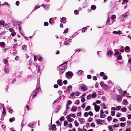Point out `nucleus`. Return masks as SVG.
Masks as SVG:
<instances>
[{
    "label": "nucleus",
    "instance_id": "603ef678",
    "mask_svg": "<svg viewBox=\"0 0 131 131\" xmlns=\"http://www.w3.org/2000/svg\"><path fill=\"white\" fill-rule=\"evenodd\" d=\"M74 123L75 126H78V123L76 121H75L74 122Z\"/></svg>",
    "mask_w": 131,
    "mask_h": 131
},
{
    "label": "nucleus",
    "instance_id": "39448f33",
    "mask_svg": "<svg viewBox=\"0 0 131 131\" xmlns=\"http://www.w3.org/2000/svg\"><path fill=\"white\" fill-rule=\"evenodd\" d=\"M104 120L103 121L100 119H98L96 121V122L97 124H102L104 122Z\"/></svg>",
    "mask_w": 131,
    "mask_h": 131
},
{
    "label": "nucleus",
    "instance_id": "f03ea898",
    "mask_svg": "<svg viewBox=\"0 0 131 131\" xmlns=\"http://www.w3.org/2000/svg\"><path fill=\"white\" fill-rule=\"evenodd\" d=\"M129 13L128 11L122 15L121 18V20L122 21H123L124 19L129 15Z\"/></svg>",
    "mask_w": 131,
    "mask_h": 131
},
{
    "label": "nucleus",
    "instance_id": "393cba45",
    "mask_svg": "<svg viewBox=\"0 0 131 131\" xmlns=\"http://www.w3.org/2000/svg\"><path fill=\"white\" fill-rule=\"evenodd\" d=\"M121 111L123 112H125L126 111V109L124 107H123L121 108Z\"/></svg>",
    "mask_w": 131,
    "mask_h": 131
},
{
    "label": "nucleus",
    "instance_id": "5fc2aeb1",
    "mask_svg": "<svg viewBox=\"0 0 131 131\" xmlns=\"http://www.w3.org/2000/svg\"><path fill=\"white\" fill-rule=\"evenodd\" d=\"M125 125V124L124 123H122L120 124V126L121 127H124Z\"/></svg>",
    "mask_w": 131,
    "mask_h": 131
},
{
    "label": "nucleus",
    "instance_id": "6e6d98bb",
    "mask_svg": "<svg viewBox=\"0 0 131 131\" xmlns=\"http://www.w3.org/2000/svg\"><path fill=\"white\" fill-rule=\"evenodd\" d=\"M130 49L129 47L128 46H126V47L125 50H129Z\"/></svg>",
    "mask_w": 131,
    "mask_h": 131
},
{
    "label": "nucleus",
    "instance_id": "864d4df0",
    "mask_svg": "<svg viewBox=\"0 0 131 131\" xmlns=\"http://www.w3.org/2000/svg\"><path fill=\"white\" fill-rule=\"evenodd\" d=\"M112 119V117L110 116H108L107 118V119L108 121H110Z\"/></svg>",
    "mask_w": 131,
    "mask_h": 131
},
{
    "label": "nucleus",
    "instance_id": "f3484780",
    "mask_svg": "<svg viewBox=\"0 0 131 131\" xmlns=\"http://www.w3.org/2000/svg\"><path fill=\"white\" fill-rule=\"evenodd\" d=\"M113 53V52L110 50H109L107 52V54L108 55L110 56Z\"/></svg>",
    "mask_w": 131,
    "mask_h": 131
},
{
    "label": "nucleus",
    "instance_id": "2f4dec72",
    "mask_svg": "<svg viewBox=\"0 0 131 131\" xmlns=\"http://www.w3.org/2000/svg\"><path fill=\"white\" fill-rule=\"evenodd\" d=\"M105 115L103 114L100 113V117L101 118H104L105 117Z\"/></svg>",
    "mask_w": 131,
    "mask_h": 131
},
{
    "label": "nucleus",
    "instance_id": "bb28decb",
    "mask_svg": "<svg viewBox=\"0 0 131 131\" xmlns=\"http://www.w3.org/2000/svg\"><path fill=\"white\" fill-rule=\"evenodd\" d=\"M119 119L120 121H124L126 120L125 118L124 117L120 118Z\"/></svg>",
    "mask_w": 131,
    "mask_h": 131
},
{
    "label": "nucleus",
    "instance_id": "680f3d73",
    "mask_svg": "<svg viewBox=\"0 0 131 131\" xmlns=\"http://www.w3.org/2000/svg\"><path fill=\"white\" fill-rule=\"evenodd\" d=\"M19 2L18 1H17L16 2V5L17 6H18L19 5Z\"/></svg>",
    "mask_w": 131,
    "mask_h": 131
},
{
    "label": "nucleus",
    "instance_id": "a878e982",
    "mask_svg": "<svg viewBox=\"0 0 131 131\" xmlns=\"http://www.w3.org/2000/svg\"><path fill=\"white\" fill-rule=\"evenodd\" d=\"M82 72V71L81 70H79L77 72V75H80Z\"/></svg>",
    "mask_w": 131,
    "mask_h": 131
},
{
    "label": "nucleus",
    "instance_id": "2eb2a0df",
    "mask_svg": "<svg viewBox=\"0 0 131 131\" xmlns=\"http://www.w3.org/2000/svg\"><path fill=\"white\" fill-rule=\"evenodd\" d=\"M66 18L64 17H62L60 21L63 23H64L66 22Z\"/></svg>",
    "mask_w": 131,
    "mask_h": 131
},
{
    "label": "nucleus",
    "instance_id": "a19ab883",
    "mask_svg": "<svg viewBox=\"0 0 131 131\" xmlns=\"http://www.w3.org/2000/svg\"><path fill=\"white\" fill-rule=\"evenodd\" d=\"M116 18V16L115 15H113L111 16V19H114Z\"/></svg>",
    "mask_w": 131,
    "mask_h": 131
},
{
    "label": "nucleus",
    "instance_id": "0eeeda50",
    "mask_svg": "<svg viewBox=\"0 0 131 131\" xmlns=\"http://www.w3.org/2000/svg\"><path fill=\"white\" fill-rule=\"evenodd\" d=\"M113 33L114 34H117L119 35H121L122 34V32L120 30H118L117 31H114L113 32Z\"/></svg>",
    "mask_w": 131,
    "mask_h": 131
},
{
    "label": "nucleus",
    "instance_id": "e2e57ef3",
    "mask_svg": "<svg viewBox=\"0 0 131 131\" xmlns=\"http://www.w3.org/2000/svg\"><path fill=\"white\" fill-rule=\"evenodd\" d=\"M77 116H81V112L78 113L77 114Z\"/></svg>",
    "mask_w": 131,
    "mask_h": 131
},
{
    "label": "nucleus",
    "instance_id": "338daca9",
    "mask_svg": "<svg viewBox=\"0 0 131 131\" xmlns=\"http://www.w3.org/2000/svg\"><path fill=\"white\" fill-rule=\"evenodd\" d=\"M126 131H131V127L127 128L126 130Z\"/></svg>",
    "mask_w": 131,
    "mask_h": 131
},
{
    "label": "nucleus",
    "instance_id": "ea45409f",
    "mask_svg": "<svg viewBox=\"0 0 131 131\" xmlns=\"http://www.w3.org/2000/svg\"><path fill=\"white\" fill-rule=\"evenodd\" d=\"M121 115V114L119 113H117L116 114V116L117 117H120Z\"/></svg>",
    "mask_w": 131,
    "mask_h": 131
},
{
    "label": "nucleus",
    "instance_id": "20e7f679",
    "mask_svg": "<svg viewBox=\"0 0 131 131\" xmlns=\"http://www.w3.org/2000/svg\"><path fill=\"white\" fill-rule=\"evenodd\" d=\"M81 89L83 91H84L87 90L86 86L84 84H82L81 85Z\"/></svg>",
    "mask_w": 131,
    "mask_h": 131
},
{
    "label": "nucleus",
    "instance_id": "f257e3e1",
    "mask_svg": "<svg viewBox=\"0 0 131 131\" xmlns=\"http://www.w3.org/2000/svg\"><path fill=\"white\" fill-rule=\"evenodd\" d=\"M67 61L65 62L62 64L60 65L58 67L59 74L60 75H62L66 70L67 68Z\"/></svg>",
    "mask_w": 131,
    "mask_h": 131
},
{
    "label": "nucleus",
    "instance_id": "c85d7f7f",
    "mask_svg": "<svg viewBox=\"0 0 131 131\" xmlns=\"http://www.w3.org/2000/svg\"><path fill=\"white\" fill-rule=\"evenodd\" d=\"M34 125L33 124H32L31 123H29L28 125V126L29 127H31V128H34Z\"/></svg>",
    "mask_w": 131,
    "mask_h": 131
},
{
    "label": "nucleus",
    "instance_id": "412c9836",
    "mask_svg": "<svg viewBox=\"0 0 131 131\" xmlns=\"http://www.w3.org/2000/svg\"><path fill=\"white\" fill-rule=\"evenodd\" d=\"M15 118L14 117H12V118H10L9 119V121L10 122H13L14 121H15Z\"/></svg>",
    "mask_w": 131,
    "mask_h": 131
},
{
    "label": "nucleus",
    "instance_id": "052dcab7",
    "mask_svg": "<svg viewBox=\"0 0 131 131\" xmlns=\"http://www.w3.org/2000/svg\"><path fill=\"white\" fill-rule=\"evenodd\" d=\"M64 117L63 116H62L61 117V118L60 119V121H63L64 120Z\"/></svg>",
    "mask_w": 131,
    "mask_h": 131
},
{
    "label": "nucleus",
    "instance_id": "4be33fe9",
    "mask_svg": "<svg viewBox=\"0 0 131 131\" xmlns=\"http://www.w3.org/2000/svg\"><path fill=\"white\" fill-rule=\"evenodd\" d=\"M56 125L54 124H53L52 125V130H56Z\"/></svg>",
    "mask_w": 131,
    "mask_h": 131
},
{
    "label": "nucleus",
    "instance_id": "6e6552de",
    "mask_svg": "<svg viewBox=\"0 0 131 131\" xmlns=\"http://www.w3.org/2000/svg\"><path fill=\"white\" fill-rule=\"evenodd\" d=\"M71 42V40L70 39H68L66 41H65L64 43V45H66L70 44V43Z\"/></svg>",
    "mask_w": 131,
    "mask_h": 131
},
{
    "label": "nucleus",
    "instance_id": "ddd939ff",
    "mask_svg": "<svg viewBox=\"0 0 131 131\" xmlns=\"http://www.w3.org/2000/svg\"><path fill=\"white\" fill-rule=\"evenodd\" d=\"M77 107L76 106H72L71 109V111L73 112H75L77 110Z\"/></svg>",
    "mask_w": 131,
    "mask_h": 131
},
{
    "label": "nucleus",
    "instance_id": "8fccbe9b",
    "mask_svg": "<svg viewBox=\"0 0 131 131\" xmlns=\"http://www.w3.org/2000/svg\"><path fill=\"white\" fill-rule=\"evenodd\" d=\"M88 114L91 116H92L93 115L92 112L91 111H90L89 112Z\"/></svg>",
    "mask_w": 131,
    "mask_h": 131
},
{
    "label": "nucleus",
    "instance_id": "1a4fd4ad",
    "mask_svg": "<svg viewBox=\"0 0 131 131\" xmlns=\"http://www.w3.org/2000/svg\"><path fill=\"white\" fill-rule=\"evenodd\" d=\"M116 97L117 100L118 102H120L122 100V98L119 95H117Z\"/></svg>",
    "mask_w": 131,
    "mask_h": 131
},
{
    "label": "nucleus",
    "instance_id": "37998d69",
    "mask_svg": "<svg viewBox=\"0 0 131 131\" xmlns=\"http://www.w3.org/2000/svg\"><path fill=\"white\" fill-rule=\"evenodd\" d=\"M68 124V122L67 121H65L64 122V125L66 126Z\"/></svg>",
    "mask_w": 131,
    "mask_h": 131
},
{
    "label": "nucleus",
    "instance_id": "c9c22d12",
    "mask_svg": "<svg viewBox=\"0 0 131 131\" xmlns=\"http://www.w3.org/2000/svg\"><path fill=\"white\" fill-rule=\"evenodd\" d=\"M101 105L103 106V107H102V108L103 109L106 108V107L105 106V105L104 103H101Z\"/></svg>",
    "mask_w": 131,
    "mask_h": 131
},
{
    "label": "nucleus",
    "instance_id": "58836bf2",
    "mask_svg": "<svg viewBox=\"0 0 131 131\" xmlns=\"http://www.w3.org/2000/svg\"><path fill=\"white\" fill-rule=\"evenodd\" d=\"M5 45V43L4 42H0V45L2 46H4Z\"/></svg>",
    "mask_w": 131,
    "mask_h": 131
},
{
    "label": "nucleus",
    "instance_id": "f8f14e48",
    "mask_svg": "<svg viewBox=\"0 0 131 131\" xmlns=\"http://www.w3.org/2000/svg\"><path fill=\"white\" fill-rule=\"evenodd\" d=\"M96 93L93 92L92 93L91 96L92 98H95L96 97Z\"/></svg>",
    "mask_w": 131,
    "mask_h": 131
},
{
    "label": "nucleus",
    "instance_id": "3c124183",
    "mask_svg": "<svg viewBox=\"0 0 131 131\" xmlns=\"http://www.w3.org/2000/svg\"><path fill=\"white\" fill-rule=\"evenodd\" d=\"M104 73L103 72H101L100 73V76L102 77L104 75Z\"/></svg>",
    "mask_w": 131,
    "mask_h": 131
},
{
    "label": "nucleus",
    "instance_id": "bf43d9fd",
    "mask_svg": "<svg viewBox=\"0 0 131 131\" xmlns=\"http://www.w3.org/2000/svg\"><path fill=\"white\" fill-rule=\"evenodd\" d=\"M48 25V22H45L44 23V25L45 26H47Z\"/></svg>",
    "mask_w": 131,
    "mask_h": 131
},
{
    "label": "nucleus",
    "instance_id": "0e129e2a",
    "mask_svg": "<svg viewBox=\"0 0 131 131\" xmlns=\"http://www.w3.org/2000/svg\"><path fill=\"white\" fill-rule=\"evenodd\" d=\"M91 126L92 127H94L95 126L94 123H91Z\"/></svg>",
    "mask_w": 131,
    "mask_h": 131
},
{
    "label": "nucleus",
    "instance_id": "9b49d317",
    "mask_svg": "<svg viewBox=\"0 0 131 131\" xmlns=\"http://www.w3.org/2000/svg\"><path fill=\"white\" fill-rule=\"evenodd\" d=\"M94 108L95 111L97 112L99 111L100 109V107L97 106H95Z\"/></svg>",
    "mask_w": 131,
    "mask_h": 131
},
{
    "label": "nucleus",
    "instance_id": "c03bdc74",
    "mask_svg": "<svg viewBox=\"0 0 131 131\" xmlns=\"http://www.w3.org/2000/svg\"><path fill=\"white\" fill-rule=\"evenodd\" d=\"M89 115L88 113L87 112H85L84 114V116L85 117H87Z\"/></svg>",
    "mask_w": 131,
    "mask_h": 131
},
{
    "label": "nucleus",
    "instance_id": "aec40b11",
    "mask_svg": "<svg viewBox=\"0 0 131 131\" xmlns=\"http://www.w3.org/2000/svg\"><path fill=\"white\" fill-rule=\"evenodd\" d=\"M96 6L94 5H92L91 6V8L93 10H94L96 8Z\"/></svg>",
    "mask_w": 131,
    "mask_h": 131
},
{
    "label": "nucleus",
    "instance_id": "cd10ccee",
    "mask_svg": "<svg viewBox=\"0 0 131 131\" xmlns=\"http://www.w3.org/2000/svg\"><path fill=\"white\" fill-rule=\"evenodd\" d=\"M108 127L109 130L111 131H112L113 130V129H112V126H108Z\"/></svg>",
    "mask_w": 131,
    "mask_h": 131
},
{
    "label": "nucleus",
    "instance_id": "473e14b6",
    "mask_svg": "<svg viewBox=\"0 0 131 131\" xmlns=\"http://www.w3.org/2000/svg\"><path fill=\"white\" fill-rule=\"evenodd\" d=\"M110 17H108V19L106 21V25H108L109 24V22L110 21Z\"/></svg>",
    "mask_w": 131,
    "mask_h": 131
},
{
    "label": "nucleus",
    "instance_id": "423d86ee",
    "mask_svg": "<svg viewBox=\"0 0 131 131\" xmlns=\"http://www.w3.org/2000/svg\"><path fill=\"white\" fill-rule=\"evenodd\" d=\"M4 70L5 73H8L9 70L8 67L6 66H5L4 68Z\"/></svg>",
    "mask_w": 131,
    "mask_h": 131
},
{
    "label": "nucleus",
    "instance_id": "09e8293b",
    "mask_svg": "<svg viewBox=\"0 0 131 131\" xmlns=\"http://www.w3.org/2000/svg\"><path fill=\"white\" fill-rule=\"evenodd\" d=\"M102 100L104 101H106V98L105 96H102Z\"/></svg>",
    "mask_w": 131,
    "mask_h": 131
},
{
    "label": "nucleus",
    "instance_id": "7c9ffc66",
    "mask_svg": "<svg viewBox=\"0 0 131 131\" xmlns=\"http://www.w3.org/2000/svg\"><path fill=\"white\" fill-rule=\"evenodd\" d=\"M117 60H121L122 59V57L121 55H119L117 58Z\"/></svg>",
    "mask_w": 131,
    "mask_h": 131
},
{
    "label": "nucleus",
    "instance_id": "b1692460",
    "mask_svg": "<svg viewBox=\"0 0 131 131\" xmlns=\"http://www.w3.org/2000/svg\"><path fill=\"white\" fill-rule=\"evenodd\" d=\"M75 93L74 92H72L70 94L69 97L73 98V97Z\"/></svg>",
    "mask_w": 131,
    "mask_h": 131
},
{
    "label": "nucleus",
    "instance_id": "4d7b16f0",
    "mask_svg": "<svg viewBox=\"0 0 131 131\" xmlns=\"http://www.w3.org/2000/svg\"><path fill=\"white\" fill-rule=\"evenodd\" d=\"M4 23V22L3 20L0 21V24L1 25H3Z\"/></svg>",
    "mask_w": 131,
    "mask_h": 131
},
{
    "label": "nucleus",
    "instance_id": "69168bd1",
    "mask_svg": "<svg viewBox=\"0 0 131 131\" xmlns=\"http://www.w3.org/2000/svg\"><path fill=\"white\" fill-rule=\"evenodd\" d=\"M107 78V77L106 75H104L103 77V79L105 80H106Z\"/></svg>",
    "mask_w": 131,
    "mask_h": 131
},
{
    "label": "nucleus",
    "instance_id": "4468645a",
    "mask_svg": "<svg viewBox=\"0 0 131 131\" xmlns=\"http://www.w3.org/2000/svg\"><path fill=\"white\" fill-rule=\"evenodd\" d=\"M123 104L125 105H127L128 104V102L126 99H124L123 101Z\"/></svg>",
    "mask_w": 131,
    "mask_h": 131
},
{
    "label": "nucleus",
    "instance_id": "a211bd4d",
    "mask_svg": "<svg viewBox=\"0 0 131 131\" xmlns=\"http://www.w3.org/2000/svg\"><path fill=\"white\" fill-rule=\"evenodd\" d=\"M72 87L71 85H70L68 87V91L70 92L72 90Z\"/></svg>",
    "mask_w": 131,
    "mask_h": 131
},
{
    "label": "nucleus",
    "instance_id": "72a5a7b5",
    "mask_svg": "<svg viewBox=\"0 0 131 131\" xmlns=\"http://www.w3.org/2000/svg\"><path fill=\"white\" fill-rule=\"evenodd\" d=\"M67 120L69 122H71L73 121V119L72 118H70L68 119Z\"/></svg>",
    "mask_w": 131,
    "mask_h": 131
},
{
    "label": "nucleus",
    "instance_id": "5701e85b",
    "mask_svg": "<svg viewBox=\"0 0 131 131\" xmlns=\"http://www.w3.org/2000/svg\"><path fill=\"white\" fill-rule=\"evenodd\" d=\"M40 87V83L38 82L36 87V89L37 90H39V88Z\"/></svg>",
    "mask_w": 131,
    "mask_h": 131
},
{
    "label": "nucleus",
    "instance_id": "f704fd0d",
    "mask_svg": "<svg viewBox=\"0 0 131 131\" xmlns=\"http://www.w3.org/2000/svg\"><path fill=\"white\" fill-rule=\"evenodd\" d=\"M72 104L71 101L70 100H68L67 101V105H69Z\"/></svg>",
    "mask_w": 131,
    "mask_h": 131
},
{
    "label": "nucleus",
    "instance_id": "49530a36",
    "mask_svg": "<svg viewBox=\"0 0 131 131\" xmlns=\"http://www.w3.org/2000/svg\"><path fill=\"white\" fill-rule=\"evenodd\" d=\"M115 113L114 111H111V114L112 116H114L115 115Z\"/></svg>",
    "mask_w": 131,
    "mask_h": 131
},
{
    "label": "nucleus",
    "instance_id": "13d9d810",
    "mask_svg": "<svg viewBox=\"0 0 131 131\" xmlns=\"http://www.w3.org/2000/svg\"><path fill=\"white\" fill-rule=\"evenodd\" d=\"M85 98L84 97H82L81 99V101L82 102H84L85 101Z\"/></svg>",
    "mask_w": 131,
    "mask_h": 131
},
{
    "label": "nucleus",
    "instance_id": "c756f323",
    "mask_svg": "<svg viewBox=\"0 0 131 131\" xmlns=\"http://www.w3.org/2000/svg\"><path fill=\"white\" fill-rule=\"evenodd\" d=\"M121 107L120 106H118L116 107V110L117 111L119 110L121 108Z\"/></svg>",
    "mask_w": 131,
    "mask_h": 131
},
{
    "label": "nucleus",
    "instance_id": "6ab92c4d",
    "mask_svg": "<svg viewBox=\"0 0 131 131\" xmlns=\"http://www.w3.org/2000/svg\"><path fill=\"white\" fill-rule=\"evenodd\" d=\"M9 25H10L9 24H5L3 25V27L5 28H8Z\"/></svg>",
    "mask_w": 131,
    "mask_h": 131
},
{
    "label": "nucleus",
    "instance_id": "dca6fc26",
    "mask_svg": "<svg viewBox=\"0 0 131 131\" xmlns=\"http://www.w3.org/2000/svg\"><path fill=\"white\" fill-rule=\"evenodd\" d=\"M81 123L82 124H84L85 123L84 119L83 118H81L80 120Z\"/></svg>",
    "mask_w": 131,
    "mask_h": 131
},
{
    "label": "nucleus",
    "instance_id": "774afa93",
    "mask_svg": "<svg viewBox=\"0 0 131 131\" xmlns=\"http://www.w3.org/2000/svg\"><path fill=\"white\" fill-rule=\"evenodd\" d=\"M87 78L88 79H90L91 78V76L90 75H88L87 76Z\"/></svg>",
    "mask_w": 131,
    "mask_h": 131
},
{
    "label": "nucleus",
    "instance_id": "9d476101",
    "mask_svg": "<svg viewBox=\"0 0 131 131\" xmlns=\"http://www.w3.org/2000/svg\"><path fill=\"white\" fill-rule=\"evenodd\" d=\"M57 83L59 86L62 85V80L60 79L58 80L57 81Z\"/></svg>",
    "mask_w": 131,
    "mask_h": 131
},
{
    "label": "nucleus",
    "instance_id": "7ed1b4c3",
    "mask_svg": "<svg viewBox=\"0 0 131 131\" xmlns=\"http://www.w3.org/2000/svg\"><path fill=\"white\" fill-rule=\"evenodd\" d=\"M73 75V73L72 72L69 71L66 73V77L67 78H71Z\"/></svg>",
    "mask_w": 131,
    "mask_h": 131
},
{
    "label": "nucleus",
    "instance_id": "79ce46f5",
    "mask_svg": "<svg viewBox=\"0 0 131 131\" xmlns=\"http://www.w3.org/2000/svg\"><path fill=\"white\" fill-rule=\"evenodd\" d=\"M22 49L23 50H26V46L25 45H23L22 46Z\"/></svg>",
    "mask_w": 131,
    "mask_h": 131
},
{
    "label": "nucleus",
    "instance_id": "de8ad7c7",
    "mask_svg": "<svg viewBox=\"0 0 131 131\" xmlns=\"http://www.w3.org/2000/svg\"><path fill=\"white\" fill-rule=\"evenodd\" d=\"M40 7L39 6H37L36 7H35L33 9V11L35 10H36L37 9H38V8H39Z\"/></svg>",
    "mask_w": 131,
    "mask_h": 131
},
{
    "label": "nucleus",
    "instance_id": "a18cd8bd",
    "mask_svg": "<svg viewBox=\"0 0 131 131\" xmlns=\"http://www.w3.org/2000/svg\"><path fill=\"white\" fill-rule=\"evenodd\" d=\"M66 110L68 111L70 109V107H69L67 105H66Z\"/></svg>",
    "mask_w": 131,
    "mask_h": 131
},
{
    "label": "nucleus",
    "instance_id": "e433bc0d",
    "mask_svg": "<svg viewBox=\"0 0 131 131\" xmlns=\"http://www.w3.org/2000/svg\"><path fill=\"white\" fill-rule=\"evenodd\" d=\"M74 13L75 15H78L79 14V12L78 10H74Z\"/></svg>",
    "mask_w": 131,
    "mask_h": 131
},
{
    "label": "nucleus",
    "instance_id": "4c0bfd02",
    "mask_svg": "<svg viewBox=\"0 0 131 131\" xmlns=\"http://www.w3.org/2000/svg\"><path fill=\"white\" fill-rule=\"evenodd\" d=\"M90 106H88L85 109V110L86 111H88L90 109Z\"/></svg>",
    "mask_w": 131,
    "mask_h": 131
}]
</instances>
